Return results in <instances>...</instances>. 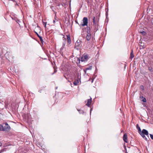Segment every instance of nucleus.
Segmentation results:
<instances>
[{
	"mask_svg": "<svg viewBox=\"0 0 153 153\" xmlns=\"http://www.w3.org/2000/svg\"><path fill=\"white\" fill-rule=\"evenodd\" d=\"M91 30L90 27H87V34L85 36L86 39L87 41L90 40L91 38V34L90 33Z\"/></svg>",
	"mask_w": 153,
	"mask_h": 153,
	"instance_id": "1",
	"label": "nucleus"
},
{
	"mask_svg": "<svg viewBox=\"0 0 153 153\" xmlns=\"http://www.w3.org/2000/svg\"><path fill=\"white\" fill-rule=\"evenodd\" d=\"M10 17H11L13 20H15L17 23L20 22V20L18 19L17 16L16 14L13 13H11Z\"/></svg>",
	"mask_w": 153,
	"mask_h": 153,
	"instance_id": "2",
	"label": "nucleus"
},
{
	"mask_svg": "<svg viewBox=\"0 0 153 153\" xmlns=\"http://www.w3.org/2000/svg\"><path fill=\"white\" fill-rule=\"evenodd\" d=\"M81 43L82 42L80 40H77L75 44V48L78 50L82 46Z\"/></svg>",
	"mask_w": 153,
	"mask_h": 153,
	"instance_id": "3",
	"label": "nucleus"
},
{
	"mask_svg": "<svg viewBox=\"0 0 153 153\" xmlns=\"http://www.w3.org/2000/svg\"><path fill=\"white\" fill-rule=\"evenodd\" d=\"M83 23L81 24L80 25L83 26H87L88 23V18L86 17H84L83 18L82 20Z\"/></svg>",
	"mask_w": 153,
	"mask_h": 153,
	"instance_id": "4",
	"label": "nucleus"
},
{
	"mask_svg": "<svg viewBox=\"0 0 153 153\" xmlns=\"http://www.w3.org/2000/svg\"><path fill=\"white\" fill-rule=\"evenodd\" d=\"M88 55H83L81 58V61L82 62H86L88 60Z\"/></svg>",
	"mask_w": 153,
	"mask_h": 153,
	"instance_id": "5",
	"label": "nucleus"
},
{
	"mask_svg": "<svg viewBox=\"0 0 153 153\" xmlns=\"http://www.w3.org/2000/svg\"><path fill=\"white\" fill-rule=\"evenodd\" d=\"M53 23L55 25H57L60 24L59 21V19L56 16H55L54 19L53 20Z\"/></svg>",
	"mask_w": 153,
	"mask_h": 153,
	"instance_id": "6",
	"label": "nucleus"
},
{
	"mask_svg": "<svg viewBox=\"0 0 153 153\" xmlns=\"http://www.w3.org/2000/svg\"><path fill=\"white\" fill-rule=\"evenodd\" d=\"M93 27L94 29V30L95 31H97V29H96V27L97 26V22L95 20V17L94 16L93 17Z\"/></svg>",
	"mask_w": 153,
	"mask_h": 153,
	"instance_id": "7",
	"label": "nucleus"
},
{
	"mask_svg": "<svg viewBox=\"0 0 153 153\" xmlns=\"http://www.w3.org/2000/svg\"><path fill=\"white\" fill-rule=\"evenodd\" d=\"M140 134H145L148 136L149 137V133L148 131L145 129H143L142 131L140 133Z\"/></svg>",
	"mask_w": 153,
	"mask_h": 153,
	"instance_id": "8",
	"label": "nucleus"
},
{
	"mask_svg": "<svg viewBox=\"0 0 153 153\" xmlns=\"http://www.w3.org/2000/svg\"><path fill=\"white\" fill-rule=\"evenodd\" d=\"M92 99L91 98L90 99H88L87 100V102L86 104V105L88 106V107H90V105L91 103Z\"/></svg>",
	"mask_w": 153,
	"mask_h": 153,
	"instance_id": "9",
	"label": "nucleus"
},
{
	"mask_svg": "<svg viewBox=\"0 0 153 153\" xmlns=\"http://www.w3.org/2000/svg\"><path fill=\"white\" fill-rule=\"evenodd\" d=\"M127 135L126 134H124L123 136V140L126 143H127Z\"/></svg>",
	"mask_w": 153,
	"mask_h": 153,
	"instance_id": "10",
	"label": "nucleus"
},
{
	"mask_svg": "<svg viewBox=\"0 0 153 153\" xmlns=\"http://www.w3.org/2000/svg\"><path fill=\"white\" fill-rule=\"evenodd\" d=\"M67 40H68V43L69 44H70L71 43V40L70 36L69 35H67Z\"/></svg>",
	"mask_w": 153,
	"mask_h": 153,
	"instance_id": "11",
	"label": "nucleus"
},
{
	"mask_svg": "<svg viewBox=\"0 0 153 153\" xmlns=\"http://www.w3.org/2000/svg\"><path fill=\"white\" fill-rule=\"evenodd\" d=\"M4 125V128H6V131H7V129L9 127V125L7 123H6L4 124H3V125Z\"/></svg>",
	"mask_w": 153,
	"mask_h": 153,
	"instance_id": "12",
	"label": "nucleus"
},
{
	"mask_svg": "<svg viewBox=\"0 0 153 153\" xmlns=\"http://www.w3.org/2000/svg\"><path fill=\"white\" fill-rule=\"evenodd\" d=\"M6 128H4L3 126L0 124V131H6Z\"/></svg>",
	"mask_w": 153,
	"mask_h": 153,
	"instance_id": "13",
	"label": "nucleus"
},
{
	"mask_svg": "<svg viewBox=\"0 0 153 153\" xmlns=\"http://www.w3.org/2000/svg\"><path fill=\"white\" fill-rule=\"evenodd\" d=\"M79 82V80L78 79L75 80L73 82L74 84L75 85H77Z\"/></svg>",
	"mask_w": 153,
	"mask_h": 153,
	"instance_id": "14",
	"label": "nucleus"
},
{
	"mask_svg": "<svg viewBox=\"0 0 153 153\" xmlns=\"http://www.w3.org/2000/svg\"><path fill=\"white\" fill-rule=\"evenodd\" d=\"M134 57V55L133 53V50H132L131 51V53H130V58L131 59H132Z\"/></svg>",
	"mask_w": 153,
	"mask_h": 153,
	"instance_id": "15",
	"label": "nucleus"
},
{
	"mask_svg": "<svg viewBox=\"0 0 153 153\" xmlns=\"http://www.w3.org/2000/svg\"><path fill=\"white\" fill-rule=\"evenodd\" d=\"M136 128L138 130V132L139 134H140V133L141 131L140 127L139 126V125L138 124L136 125Z\"/></svg>",
	"mask_w": 153,
	"mask_h": 153,
	"instance_id": "16",
	"label": "nucleus"
},
{
	"mask_svg": "<svg viewBox=\"0 0 153 153\" xmlns=\"http://www.w3.org/2000/svg\"><path fill=\"white\" fill-rule=\"evenodd\" d=\"M143 138H144L146 140H147V138L145 137V135L143 134H139Z\"/></svg>",
	"mask_w": 153,
	"mask_h": 153,
	"instance_id": "17",
	"label": "nucleus"
},
{
	"mask_svg": "<svg viewBox=\"0 0 153 153\" xmlns=\"http://www.w3.org/2000/svg\"><path fill=\"white\" fill-rule=\"evenodd\" d=\"M146 46H145L144 45H140V49L144 48Z\"/></svg>",
	"mask_w": 153,
	"mask_h": 153,
	"instance_id": "18",
	"label": "nucleus"
},
{
	"mask_svg": "<svg viewBox=\"0 0 153 153\" xmlns=\"http://www.w3.org/2000/svg\"><path fill=\"white\" fill-rule=\"evenodd\" d=\"M39 37V38L40 41H41V42L43 43V40L42 37L41 36H40Z\"/></svg>",
	"mask_w": 153,
	"mask_h": 153,
	"instance_id": "19",
	"label": "nucleus"
},
{
	"mask_svg": "<svg viewBox=\"0 0 153 153\" xmlns=\"http://www.w3.org/2000/svg\"><path fill=\"white\" fill-rule=\"evenodd\" d=\"M142 97L143 98V100H142V101H143V102H146V100L145 98L143 97Z\"/></svg>",
	"mask_w": 153,
	"mask_h": 153,
	"instance_id": "20",
	"label": "nucleus"
},
{
	"mask_svg": "<svg viewBox=\"0 0 153 153\" xmlns=\"http://www.w3.org/2000/svg\"><path fill=\"white\" fill-rule=\"evenodd\" d=\"M92 69V67L91 66H90V67H88V68H87L86 69V70H91Z\"/></svg>",
	"mask_w": 153,
	"mask_h": 153,
	"instance_id": "21",
	"label": "nucleus"
},
{
	"mask_svg": "<svg viewBox=\"0 0 153 153\" xmlns=\"http://www.w3.org/2000/svg\"><path fill=\"white\" fill-rule=\"evenodd\" d=\"M140 88L142 90H144V87L143 85H141L140 86Z\"/></svg>",
	"mask_w": 153,
	"mask_h": 153,
	"instance_id": "22",
	"label": "nucleus"
},
{
	"mask_svg": "<svg viewBox=\"0 0 153 153\" xmlns=\"http://www.w3.org/2000/svg\"><path fill=\"white\" fill-rule=\"evenodd\" d=\"M34 32L36 34V35L38 37H39L40 36L36 32L35 30H34Z\"/></svg>",
	"mask_w": 153,
	"mask_h": 153,
	"instance_id": "23",
	"label": "nucleus"
},
{
	"mask_svg": "<svg viewBox=\"0 0 153 153\" xmlns=\"http://www.w3.org/2000/svg\"><path fill=\"white\" fill-rule=\"evenodd\" d=\"M76 59V61H77V62L78 61V62H79L80 61V60L79 58H77Z\"/></svg>",
	"mask_w": 153,
	"mask_h": 153,
	"instance_id": "24",
	"label": "nucleus"
},
{
	"mask_svg": "<svg viewBox=\"0 0 153 153\" xmlns=\"http://www.w3.org/2000/svg\"><path fill=\"white\" fill-rule=\"evenodd\" d=\"M46 22H43V25L45 26V28H46Z\"/></svg>",
	"mask_w": 153,
	"mask_h": 153,
	"instance_id": "25",
	"label": "nucleus"
},
{
	"mask_svg": "<svg viewBox=\"0 0 153 153\" xmlns=\"http://www.w3.org/2000/svg\"><path fill=\"white\" fill-rule=\"evenodd\" d=\"M140 33L142 34H143V35H144L145 34V31H143L142 32H140Z\"/></svg>",
	"mask_w": 153,
	"mask_h": 153,
	"instance_id": "26",
	"label": "nucleus"
},
{
	"mask_svg": "<svg viewBox=\"0 0 153 153\" xmlns=\"http://www.w3.org/2000/svg\"><path fill=\"white\" fill-rule=\"evenodd\" d=\"M150 137H151V138L153 140V135L152 134H150Z\"/></svg>",
	"mask_w": 153,
	"mask_h": 153,
	"instance_id": "27",
	"label": "nucleus"
},
{
	"mask_svg": "<svg viewBox=\"0 0 153 153\" xmlns=\"http://www.w3.org/2000/svg\"><path fill=\"white\" fill-rule=\"evenodd\" d=\"M66 42V39H65V41L63 43V46H65V44Z\"/></svg>",
	"mask_w": 153,
	"mask_h": 153,
	"instance_id": "28",
	"label": "nucleus"
},
{
	"mask_svg": "<svg viewBox=\"0 0 153 153\" xmlns=\"http://www.w3.org/2000/svg\"><path fill=\"white\" fill-rule=\"evenodd\" d=\"M39 29L40 30V28L38 26L37 27H36V28H35V29Z\"/></svg>",
	"mask_w": 153,
	"mask_h": 153,
	"instance_id": "29",
	"label": "nucleus"
},
{
	"mask_svg": "<svg viewBox=\"0 0 153 153\" xmlns=\"http://www.w3.org/2000/svg\"><path fill=\"white\" fill-rule=\"evenodd\" d=\"M148 69L150 71H151L152 70V68L151 67H149Z\"/></svg>",
	"mask_w": 153,
	"mask_h": 153,
	"instance_id": "30",
	"label": "nucleus"
},
{
	"mask_svg": "<svg viewBox=\"0 0 153 153\" xmlns=\"http://www.w3.org/2000/svg\"><path fill=\"white\" fill-rule=\"evenodd\" d=\"M4 103H5V104L6 105H7V104H8V102H7L6 101V100H5V101H4Z\"/></svg>",
	"mask_w": 153,
	"mask_h": 153,
	"instance_id": "31",
	"label": "nucleus"
},
{
	"mask_svg": "<svg viewBox=\"0 0 153 153\" xmlns=\"http://www.w3.org/2000/svg\"><path fill=\"white\" fill-rule=\"evenodd\" d=\"M79 77H81L80 76H79V74H78V79H80Z\"/></svg>",
	"mask_w": 153,
	"mask_h": 153,
	"instance_id": "32",
	"label": "nucleus"
},
{
	"mask_svg": "<svg viewBox=\"0 0 153 153\" xmlns=\"http://www.w3.org/2000/svg\"><path fill=\"white\" fill-rule=\"evenodd\" d=\"M86 1L88 3H89V0H87Z\"/></svg>",
	"mask_w": 153,
	"mask_h": 153,
	"instance_id": "33",
	"label": "nucleus"
},
{
	"mask_svg": "<svg viewBox=\"0 0 153 153\" xmlns=\"http://www.w3.org/2000/svg\"><path fill=\"white\" fill-rule=\"evenodd\" d=\"M92 108H91V109H90V114L91 113V111L92 110Z\"/></svg>",
	"mask_w": 153,
	"mask_h": 153,
	"instance_id": "34",
	"label": "nucleus"
},
{
	"mask_svg": "<svg viewBox=\"0 0 153 153\" xmlns=\"http://www.w3.org/2000/svg\"><path fill=\"white\" fill-rule=\"evenodd\" d=\"M2 152V151L1 150L0 151V153H1Z\"/></svg>",
	"mask_w": 153,
	"mask_h": 153,
	"instance_id": "35",
	"label": "nucleus"
},
{
	"mask_svg": "<svg viewBox=\"0 0 153 153\" xmlns=\"http://www.w3.org/2000/svg\"><path fill=\"white\" fill-rule=\"evenodd\" d=\"M1 143H0V146H1Z\"/></svg>",
	"mask_w": 153,
	"mask_h": 153,
	"instance_id": "36",
	"label": "nucleus"
},
{
	"mask_svg": "<svg viewBox=\"0 0 153 153\" xmlns=\"http://www.w3.org/2000/svg\"><path fill=\"white\" fill-rule=\"evenodd\" d=\"M124 148H125V149H126V146H125V147H124Z\"/></svg>",
	"mask_w": 153,
	"mask_h": 153,
	"instance_id": "37",
	"label": "nucleus"
},
{
	"mask_svg": "<svg viewBox=\"0 0 153 153\" xmlns=\"http://www.w3.org/2000/svg\"><path fill=\"white\" fill-rule=\"evenodd\" d=\"M54 72H56V71L55 70Z\"/></svg>",
	"mask_w": 153,
	"mask_h": 153,
	"instance_id": "38",
	"label": "nucleus"
},
{
	"mask_svg": "<svg viewBox=\"0 0 153 153\" xmlns=\"http://www.w3.org/2000/svg\"><path fill=\"white\" fill-rule=\"evenodd\" d=\"M7 13H8V12H7Z\"/></svg>",
	"mask_w": 153,
	"mask_h": 153,
	"instance_id": "39",
	"label": "nucleus"
},
{
	"mask_svg": "<svg viewBox=\"0 0 153 153\" xmlns=\"http://www.w3.org/2000/svg\"><path fill=\"white\" fill-rule=\"evenodd\" d=\"M8 1H9V0H7Z\"/></svg>",
	"mask_w": 153,
	"mask_h": 153,
	"instance_id": "40",
	"label": "nucleus"
},
{
	"mask_svg": "<svg viewBox=\"0 0 153 153\" xmlns=\"http://www.w3.org/2000/svg\"><path fill=\"white\" fill-rule=\"evenodd\" d=\"M1 102H0V103Z\"/></svg>",
	"mask_w": 153,
	"mask_h": 153,
	"instance_id": "41",
	"label": "nucleus"
},
{
	"mask_svg": "<svg viewBox=\"0 0 153 153\" xmlns=\"http://www.w3.org/2000/svg\"><path fill=\"white\" fill-rule=\"evenodd\" d=\"M127 153H128L127 152Z\"/></svg>",
	"mask_w": 153,
	"mask_h": 153,
	"instance_id": "42",
	"label": "nucleus"
}]
</instances>
